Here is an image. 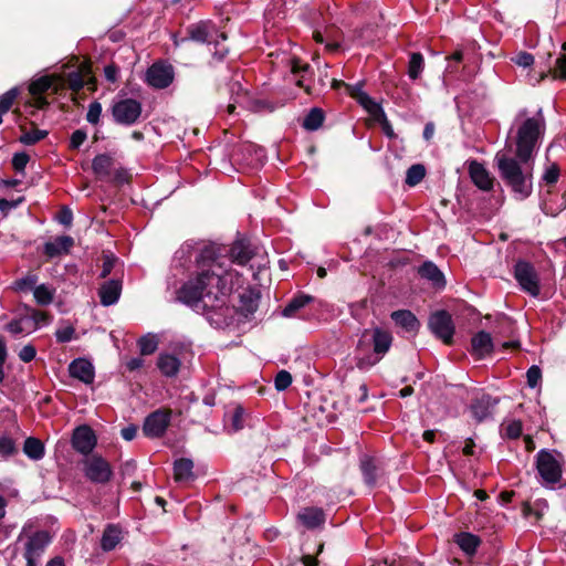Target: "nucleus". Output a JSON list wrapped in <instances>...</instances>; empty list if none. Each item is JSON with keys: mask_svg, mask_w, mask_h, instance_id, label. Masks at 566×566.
<instances>
[{"mask_svg": "<svg viewBox=\"0 0 566 566\" xmlns=\"http://www.w3.org/2000/svg\"><path fill=\"white\" fill-rule=\"evenodd\" d=\"M193 463L189 459H179L174 464V476L177 482H187L192 479Z\"/></svg>", "mask_w": 566, "mask_h": 566, "instance_id": "obj_32", "label": "nucleus"}, {"mask_svg": "<svg viewBox=\"0 0 566 566\" xmlns=\"http://www.w3.org/2000/svg\"><path fill=\"white\" fill-rule=\"evenodd\" d=\"M504 431H505V436L511 438V439L518 438L521 436V433H522V423H521V421L513 420V421L509 422L505 426Z\"/></svg>", "mask_w": 566, "mask_h": 566, "instance_id": "obj_55", "label": "nucleus"}, {"mask_svg": "<svg viewBox=\"0 0 566 566\" xmlns=\"http://www.w3.org/2000/svg\"><path fill=\"white\" fill-rule=\"evenodd\" d=\"M426 176V169L422 165H412L406 175V184L410 187L418 185Z\"/></svg>", "mask_w": 566, "mask_h": 566, "instance_id": "obj_43", "label": "nucleus"}, {"mask_svg": "<svg viewBox=\"0 0 566 566\" xmlns=\"http://www.w3.org/2000/svg\"><path fill=\"white\" fill-rule=\"evenodd\" d=\"M277 390H284L292 384V376L286 370H281L274 380Z\"/></svg>", "mask_w": 566, "mask_h": 566, "instance_id": "obj_50", "label": "nucleus"}, {"mask_svg": "<svg viewBox=\"0 0 566 566\" xmlns=\"http://www.w3.org/2000/svg\"><path fill=\"white\" fill-rule=\"evenodd\" d=\"M120 541V530L109 525L103 533L101 545L104 551H112Z\"/></svg>", "mask_w": 566, "mask_h": 566, "instance_id": "obj_33", "label": "nucleus"}, {"mask_svg": "<svg viewBox=\"0 0 566 566\" xmlns=\"http://www.w3.org/2000/svg\"><path fill=\"white\" fill-rule=\"evenodd\" d=\"M29 161V156L25 153H19L13 156L12 165L17 171H22Z\"/></svg>", "mask_w": 566, "mask_h": 566, "instance_id": "obj_60", "label": "nucleus"}, {"mask_svg": "<svg viewBox=\"0 0 566 566\" xmlns=\"http://www.w3.org/2000/svg\"><path fill=\"white\" fill-rule=\"evenodd\" d=\"M512 62L517 66L526 69L533 65L534 56L527 52H518L512 57Z\"/></svg>", "mask_w": 566, "mask_h": 566, "instance_id": "obj_49", "label": "nucleus"}, {"mask_svg": "<svg viewBox=\"0 0 566 566\" xmlns=\"http://www.w3.org/2000/svg\"><path fill=\"white\" fill-rule=\"evenodd\" d=\"M493 347L494 345L492 336L488 332L481 331L476 333L471 339L472 355L479 359L491 355Z\"/></svg>", "mask_w": 566, "mask_h": 566, "instance_id": "obj_17", "label": "nucleus"}, {"mask_svg": "<svg viewBox=\"0 0 566 566\" xmlns=\"http://www.w3.org/2000/svg\"><path fill=\"white\" fill-rule=\"evenodd\" d=\"M188 38L195 42L206 43L213 45V55L222 59L228 53V48L224 45L227 36L223 32H219L213 23L210 21H200L191 24L188 28Z\"/></svg>", "mask_w": 566, "mask_h": 566, "instance_id": "obj_5", "label": "nucleus"}, {"mask_svg": "<svg viewBox=\"0 0 566 566\" xmlns=\"http://www.w3.org/2000/svg\"><path fill=\"white\" fill-rule=\"evenodd\" d=\"M559 177V169L558 167L553 164L545 170L543 175V180H545L547 184H555Z\"/></svg>", "mask_w": 566, "mask_h": 566, "instance_id": "obj_58", "label": "nucleus"}, {"mask_svg": "<svg viewBox=\"0 0 566 566\" xmlns=\"http://www.w3.org/2000/svg\"><path fill=\"white\" fill-rule=\"evenodd\" d=\"M28 313L20 315L19 317L11 321L6 329L12 335H29L35 332V324L33 323Z\"/></svg>", "mask_w": 566, "mask_h": 566, "instance_id": "obj_23", "label": "nucleus"}, {"mask_svg": "<svg viewBox=\"0 0 566 566\" xmlns=\"http://www.w3.org/2000/svg\"><path fill=\"white\" fill-rule=\"evenodd\" d=\"M35 354L36 350L32 345H25L19 352V358L24 363H29L35 357Z\"/></svg>", "mask_w": 566, "mask_h": 566, "instance_id": "obj_61", "label": "nucleus"}, {"mask_svg": "<svg viewBox=\"0 0 566 566\" xmlns=\"http://www.w3.org/2000/svg\"><path fill=\"white\" fill-rule=\"evenodd\" d=\"M96 443L97 439L91 427L80 426L74 430L72 446L77 452L88 455L96 447Z\"/></svg>", "mask_w": 566, "mask_h": 566, "instance_id": "obj_13", "label": "nucleus"}, {"mask_svg": "<svg viewBox=\"0 0 566 566\" xmlns=\"http://www.w3.org/2000/svg\"><path fill=\"white\" fill-rule=\"evenodd\" d=\"M502 179L512 188L520 199L527 198L532 192L533 167L531 160L518 161L505 151H499L494 158Z\"/></svg>", "mask_w": 566, "mask_h": 566, "instance_id": "obj_3", "label": "nucleus"}, {"mask_svg": "<svg viewBox=\"0 0 566 566\" xmlns=\"http://www.w3.org/2000/svg\"><path fill=\"white\" fill-rule=\"evenodd\" d=\"M429 328L444 344H451L454 334L452 317L446 311H438L429 318Z\"/></svg>", "mask_w": 566, "mask_h": 566, "instance_id": "obj_9", "label": "nucleus"}, {"mask_svg": "<svg viewBox=\"0 0 566 566\" xmlns=\"http://www.w3.org/2000/svg\"><path fill=\"white\" fill-rule=\"evenodd\" d=\"M307 295L294 297L283 310L282 314L285 317H292L295 313L311 302Z\"/></svg>", "mask_w": 566, "mask_h": 566, "instance_id": "obj_40", "label": "nucleus"}, {"mask_svg": "<svg viewBox=\"0 0 566 566\" xmlns=\"http://www.w3.org/2000/svg\"><path fill=\"white\" fill-rule=\"evenodd\" d=\"M515 279L522 290L532 296L539 294L538 277L534 268L527 262H517L515 265Z\"/></svg>", "mask_w": 566, "mask_h": 566, "instance_id": "obj_11", "label": "nucleus"}, {"mask_svg": "<svg viewBox=\"0 0 566 566\" xmlns=\"http://www.w3.org/2000/svg\"><path fill=\"white\" fill-rule=\"evenodd\" d=\"M74 333H75L74 327L71 325H66V326H63V327H60L59 329H56L55 337H56L57 342L66 343L73 338Z\"/></svg>", "mask_w": 566, "mask_h": 566, "instance_id": "obj_52", "label": "nucleus"}, {"mask_svg": "<svg viewBox=\"0 0 566 566\" xmlns=\"http://www.w3.org/2000/svg\"><path fill=\"white\" fill-rule=\"evenodd\" d=\"M313 38L317 43H325L327 50L329 51L336 50L338 48V43L331 31H326L325 33L315 31Z\"/></svg>", "mask_w": 566, "mask_h": 566, "instance_id": "obj_45", "label": "nucleus"}, {"mask_svg": "<svg viewBox=\"0 0 566 566\" xmlns=\"http://www.w3.org/2000/svg\"><path fill=\"white\" fill-rule=\"evenodd\" d=\"M138 346L142 355H150L156 352L158 347V339L156 335L147 334L138 340Z\"/></svg>", "mask_w": 566, "mask_h": 566, "instance_id": "obj_44", "label": "nucleus"}, {"mask_svg": "<svg viewBox=\"0 0 566 566\" xmlns=\"http://www.w3.org/2000/svg\"><path fill=\"white\" fill-rule=\"evenodd\" d=\"M102 114V105L98 102H93L88 106L86 119L91 124H97Z\"/></svg>", "mask_w": 566, "mask_h": 566, "instance_id": "obj_51", "label": "nucleus"}, {"mask_svg": "<svg viewBox=\"0 0 566 566\" xmlns=\"http://www.w3.org/2000/svg\"><path fill=\"white\" fill-rule=\"evenodd\" d=\"M69 371L73 378H76L84 384L88 385L94 380V367L84 358L73 360L69 366Z\"/></svg>", "mask_w": 566, "mask_h": 566, "instance_id": "obj_18", "label": "nucleus"}, {"mask_svg": "<svg viewBox=\"0 0 566 566\" xmlns=\"http://www.w3.org/2000/svg\"><path fill=\"white\" fill-rule=\"evenodd\" d=\"M454 542L467 555H473L481 543L480 538L471 533L457 534Z\"/></svg>", "mask_w": 566, "mask_h": 566, "instance_id": "obj_31", "label": "nucleus"}, {"mask_svg": "<svg viewBox=\"0 0 566 566\" xmlns=\"http://www.w3.org/2000/svg\"><path fill=\"white\" fill-rule=\"evenodd\" d=\"M174 80V70L170 65H165L160 63L153 64L147 73L146 81L147 83L156 88H165Z\"/></svg>", "mask_w": 566, "mask_h": 566, "instance_id": "obj_15", "label": "nucleus"}, {"mask_svg": "<svg viewBox=\"0 0 566 566\" xmlns=\"http://www.w3.org/2000/svg\"><path fill=\"white\" fill-rule=\"evenodd\" d=\"M169 422L170 412L165 410H157L146 418L143 431L147 437L158 438L165 433Z\"/></svg>", "mask_w": 566, "mask_h": 566, "instance_id": "obj_14", "label": "nucleus"}, {"mask_svg": "<svg viewBox=\"0 0 566 566\" xmlns=\"http://www.w3.org/2000/svg\"><path fill=\"white\" fill-rule=\"evenodd\" d=\"M116 261L117 259L113 254L103 255L102 277H106L112 272Z\"/></svg>", "mask_w": 566, "mask_h": 566, "instance_id": "obj_56", "label": "nucleus"}, {"mask_svg": "<svg viewBox=\"0 0 566 566\" xmlns=\"http://www.w3.org/2000/svg\"><path fill=\"white\" fill-rule=\"evenodd\" d=\"M259 294L253 291H244L240 295L239 310L244 316L253 314L259 307Z\"/></svg>", "mask_w": 566, "mask_h": 566, "instance_id": "obj_30", "label": "nucleus"}, {"mask_svg": "<svg viewBox=\"0 0 566 566\" xmlns=\"http://www.w3.org/2000/svg\"><path fill=\"white\" fill-rule=\"evenodd\" d=\"M86 139V133L84 130L77 129L75 130L70 139V147L72 149H77Z\"/></svg>", "mask_w": 566, "mask_h": 566, "instance_id": "obj_59", "label": "nucleus"}, {"mask_svg": "<svg viewBox=\"0 0 566 566\" xmlns=\"http://www.w3.org/2000/svg\"><path fill=\"white\" fill-rule=\"evenodd\" d=\"M22 201L23 198H19L17 200L0 199V212L7 214L10 210L17 208Z\"/></svg>", "mask_w": 566, "mask_h": 566, "instance_id": "obj_62", "label": "nucleus"}, {"mask_svg": "<svg viewBox=\"0 0 566 566\" xmlns=\"http://www.w3.org/2000/svg\"><path fill=\"white\" fill-rule=\"evenodd\" d=\"M18 95H19L18 87H13V88L9 90L8 92H6L0 97V113L6 114L11 108V106H12L14 99L18 97Z\"/></svg>", "mask_w": 566, "mask_h": 566, "instance_id": "obj_47", "label": "nucleus"}, {"mask_svg": "<svg viewBox=\"0 0 566 566\" xmlns=\"http://www.w3.org/2000/svg\"><path fill=\"white\" fill-rule=\"evenodd\" d=\"M51 542L46 531H40L30 536L25 543L24 558L27 566H36L39 558Z\"/></svg>", "mask_w": 566, "mask_h": 566, "instance_id": "obj_10", "label": "nucleus"}, {"mask_svg": "<svg viewBox=\"0 0 566 566\" xmlns=\"http://www.w3.org/2000/svg\"><path fill=\"white\" fill-rule=\"evenodd\" d=\"M469 172L473 184L478 188L484 191L492 189L493 178L482 164L472 161L469 166Z\"/></svg>", "mask_w": 566, "mask_h": 566, "instance_id": "obj_19", "label": "nucleus"}, {"mask_svg": "<svg viewBox=\"0 0 566 566\" xmlns=\"http://www.w3.org/2000/svg\"><path fill=\"white\" fill-rule=\"evenodd\" d=\"M359 104L376 119L384 117L385 112L381 106L371 99L367 94L359 95Z\"/></svg>", "mask_w": 566, "mask_h": 566, "instance_id": "obj_37", "label": "nucleus"}, {"mask_svg": "<svg viewBox=\"0 0 566 566\" xmlns=\"http://www.w3.org/2000/svg\"><path fill=\"white\" fill-rule=\"evenodd\" d=\"M300 521L308 528H314L324 522V512L317 507H306L298 513Z\"/></svg>", "mask_w": 566, "mask_h": 566, "instance_id": "obj_29", "label": "nucleus"}, {"mask_svg": "<svg viewBox=\"0 0 566 566\" xmlns=\"http://www.w3.org/2000/svg\"><path fill=\"white\" fill-rule=\"evenodd\" d=\"M323 112L319 108H313L304 118L303 126L307 130H315L323 124Z\"/></svg>", "mask_w": 566, "mask_h": 566, "instance_id": "obj_42", "label": "nucleus"}, {"mask_svg": "<svg viewBox=\"0 0 566 566\" xmlns=\"http://www.w3.org/2000/svg\"><path fill=\"white\" fill-rule=\"evenodd\" d=\"M25 311L29 317L34 321L33 323L35 324V331L41 326L50 324L51 322L49 314L45 312H41L31 307H27Z\"/></svg>", "mask_w": 566, "mask_h": 566, "instance_id": "obj_46", "label": "nucleus"}, {"mask_svg": "<svg viewBox=\"0 0 566 566\" xmlns=\"http://www.w3.org/2000/svg\"><path fill=\"white\" fill-rule=\"evenodd\" d=\"M391 319L406 332H417L420 324L417 317L408 310H399L391 313Z\"/></svg>", "mask_w": 566, "mask_h": 566, "instance_id": "obj_24", "label": "nucleus"}, {"mask_svg": "<svg viewBox=\"0 0 566 566\" xmlns=\"http://www.w3.org/2000/svg\"><path fill=\"white\" fill-rule=\"evenodd\" d=\"M229 424L228 429L232 432L241 430L244 426V409L241 406H235L233 410L228 415Z\"/></svg>", "mask_w": 566, "mask_h": 566, "instance_id": "obj_38", "label": "nucleus"}, {"mask_svg": "<svg viewBox=\"0 0 566 566\" xmlns=\"http://www.w3.org/2000/svg\"><path fill=\"white\" fill-rule=\"evenodd\" d=\"M157 366L163 375L167 377L176 376L180 368V360L170 354H160Z\"/></svg>", "mask_w": 566, "mask_h": 566, "instance_id": "obj_28", "label": "nucleus"}, {"mask_svg": "<svg viewBox=\"0 0 566 566\" xmlns=\"http://www.w3.org/2000/svg\"><path fill=\"white\" fill-rule=\"evenodd\" d=\"M423 67H424L423 56L418 52L411 53L409 64H408L409 77L411 80L418 78L420 76L421 72L423 71Z\"/></svg>", "mask_w": 566, "mask_h": 566, "instance_id": "obj_39", "label": "nucleus"}, {"mask_svg": "<svg viewBox=\"0 0 566 566\" xmlns=\"http://www.w3.org/2000/svg\"><path fill=\"white\" fill-rule=\"evenodd\" d=\"M345 88H346V92L352 96L354 97L358 103H359V95L360 94H366L364 91H363V85L360 83H357L355 85H345Z\"/></svg>", "mask_w": 566, "mask_h": 566, "instance_id": "obj_64", "label": "nucleus"}, {"mask_svg": "<svg viewBox=\"0 0 566 566\" xmlns=\"http://www.w3.org/2000/svg\"><path fill=\"white\" fill-rule=\"evenodd\" d=\"M419 274L421 277L429 280L437 287H443L446 284L442 272L432 262H424L419 268Z\"/></svg>", "mask_w": 566, "mask_h": 566, "instance_id": "obj_27", "label": "nucleus"}, {"mask_svg": "<svg viewBox=\"0 0 566 566\" xmlns=\"http://www.w3.org/2000/svg\"><path fill=\"white\" fill-rule=\"evenodd\" d=\"M62 86L61 77L57 75H44L33 80L29 85V92L32 96L43 95V93L52 90L57 92Z\"/></svg>", "mask_w": 566, "mask_h": 566, "instance_id": "obj_16", "label": "nucleus"}, {"mask_svg": "<svg viewBox=\"0 0 566 566\" xmlns=\"http://www.w3.org/2000/svg\"><path fill=\"white\" fill-rule=\"evenodd\" d=\"M112 114L116 123L134 124L142 114V105L134 98H122L113 104Z\"/></svg>", "mask_w": 566, "mask_h": 566, "instance_id": "obj_8", "label": "nucleus"}, {"mask_svg": "<svg viewBox=\"0 0 566 566\" xmlns=\"http://www.w3.org/2000/svg\"><path fill=\"white\" fill-rule=\"evenodd\" d=\"M496 400H493L490 396H482L475 399L471 405V413L473 418L481 422L491 416L492 409L495 406Z\"/></svg>", "mask_w": 566, "mask_h": 566, "instance_id": "obj_22", "label": "nucleus"}, {"mask_svg": "<svg viewBox=\"0 0 566 566\" xmlns=\"http://www.w3.org/2000/svg\"><path fill=\"white\" fill-rule=\"evenodd\" d=\"M113 166L114 158L108 154L97 155L92 163V169L94 174L101 179L111 176Z\"/></svg>", "mask_w": 566, "mask_h": 566, "instance_id": "obj_26", "label": "nucleus"}, {"mask_svg": "<svg viewBox=\"0 0 566 566\" xmlns=\"http://www.w3.org/2000/svg\"><path fill=\"white\" fill-rule=\"evenodd\" d=\"M536 470L541 478V483L545 486L554 488L563 474V457L548 450H541L536 454Z\"/></svg>", "mask_w": 566, "mask_h": 566, "instance_id": "obj_6", "label": "nucleus"}, {"mask_svg": "<svg viewBox=\"0 0 566 566\" xmlns=\"http://www.w3.org/2000/svg\"><path fill=\"white\" fill-rule=\"evenodd\" d=\"M73 220L72 211L69 208H63L57 214V221L66 227L71 226Z\"/></svg>", "mask_w": 566, "mask_h": 566, "instance_id": "obj_63", "label": "nucleus"}, {"mask_svg": "<svg viewBox=\"0 0 566 566\" xmlns=\"http://www.w3.org/2000/svg\"><path fill=\"white\" fill-rule=\"evenodd\" d=\"M544 118L539 113L536 117L527 118L517 132L516 156L522 161L532 158L536 143L544 130Z\"/></svg>", "mask_w": 566, "mask_h": 566, "instance_id": "obj_4", "label": "nucleus"}, {"mask_svg": "<svg viewBox=\"0 0 566 566\" xmlns=\"http://www.w3.org/2000/svg\"><path fill=\"white\" fill-rule=\"evenodd\" d=\"M120 292H122V282L120 281L111 280V281L105 282L101 286L99 292H98L101 303L104 306H109V305L115 304L120 296Z\"/></svg>", "mask_w": 566, "mask_h": 566, "instance_id": "obj_21", "label": "nucleus"}, {"mask_svg": "<svg viewBox=\"0 0 566 566\" xmlns=\"http://www.w3.org/2000/svg\"><path fill=\"white\" fill-rule=\"evenodd\" d=\"M85 478L96 484H105L113 476V469L107 460L99 454L86 457L83 462Z\"/></svg>", "mask_w": 566, "mask_h": 566, "instance_id": "obj_7", "label": "nucleus"}, {"mask_svg": "<svg viewBox=\"0 0 566 566\" xmlns=\"http://www.w3.org/2000/svg\"><path fill=\"white\" fill-rule=\"evenodd\" d=\"M24 453L32 460H40L44 455L43 443L35 438H28L23 446Z\"/></svg>", "mask_w": 566, "mask_h": 566, "instance_id": "obj_34", "label": "nucleus"}, {"mask_svg": "<svg viewBox=\"0 0 566 566\" xmlns=\"http://www.w3.org/2000/svg\"><path fill=\"white\" fill-rule=\"evenodd\" d=\"M55 294V289L46 285L40 284L34 287L33 296L38 304L40 305H49L52 303Z\"/></svg>", "mask_w": 566, "mask_h": 566, "instance_id": "obj_35", "label": "nucleus"}, {"mask_svg": "<svg viewBox=\"0 0 566 566\" xmlns=\"http://www.w3.org/2000/svg\"><path fill=\"white\" fill-rule=\"evenodd\" d=\"M46 136L45 130L35 129L33 132L23 133L20 137V142L24 145H33Z\"/></svg>", "mask_w": 566, "mask_h": 566, "instance_id": "obj_48", "label": "nucleus"}, {"mask_svg": "<svg viewBox=\"0 0 566 566\" xmlns=\"http://www.w3.org/2000/svg\"><path fill=\"white\" fill-rule=\"evenodd\" d=\"M392 336L380 327L365 329L355 348V363L359 370H369L378 364L390 349Z\"/></svg>", "mask_w": 566, "mask_h": 566, "instance_id": "obj_2", "label": "nucleus"}, {"mask_svg": "<svg viewBox=\"0 0 566 566\" xmlns=\"http://www.w3.org/2000/svg\"><path fill=\"white\" fill-rule=\"evenodd\" d=\"M562 49L564 54L556 60L555 72L558 73V76L566 78V43L563 44Z\"/></svg>", "mask_w": 566, "mask_h": 566, "instance_id": "obj_57", "label": "nucleus"}, {"mask_svg": "<svg viewBox=\"0 0 566 566\" xmlns=\"http://www.w3.org/2000/svg\"><path fill=\"white\" fill-rule=\"evenodd\" d=\"M360 469L364 474L365 482L370 486L375 485L377 480V468L374 460L367 455L363 457L360 460Z\"/></svg>", "mask_w": 566, "mask_h": 566, "instance_id": "obj_36", "label": "nucleus"}, {"mask_svg": "<svg viewBox=\"0 0 566 566\" xmlns=\"http://www.w3.org/2000/svg\"><path fill=\"white\" fill-rule=\"evenodd\" d=\"M238 274L226 270L221 263L211 262L208 270L189 280L178 291V300L190 306L216 310L227 302Z\"/></svg>", "mask_w": 566, "mask_h": 566, "instance_id": "obj_1", "label": "nucleus"}, {"mask_svg": "<svg viewBox=\"0 0 566 566\" xmlns=\"http://www.w3.org/2000/svg\"><path fill=\"white\" fill-rule=\"evenodd\" d=\"M15 452V446L11 438L1 437L0 438V454L3 457L12 455Z\"/></svg>", "mask_w": 566, "mask_h": 566, "instance_id": "obj_53", "label": "nucleus"}, {"mask_svg": "<svg viewBox=\"0 0 566 566\" xmlns=\"http://www.w3.org/2000/svg\"><path fill=\"white\" fill-rule=\"evenodd\" d=\"M229 254L231 261L239 265L247 264L255 256H260V261L256 264L259 269L265 268L268 264V260L264 254L258 255V253L250 248V244L242 240L237 241L232 244Z\"/></svg>", "mask_w": 566, "mask_h": 566, "instance_id": "obj_12", "label": "nucleus"}, {"mask_svg": "<svg viewBox=\"0 0 566 566\" xmlns=\"http://www.w3.org/2000/svg\"><path fill=\"white\" fill-rule=\"evenodd\" d=\"M38 283V276L35 274L29 273L25 276L17 280L12 289L15 292H28V291H34V287H36Z\"/></svg>", "mask_w": 566, "mask_h": 566, "instance_id": "obj_41", "label": "nucleus"}, {"mask_svg": "<svg viewBox=\"0 0 566 566\" xmlns=\"http://www.w3.org/2000/svg\"><path fill=\"white\" fill-rule=\"evenodd\" d=\"M74 244L72 237L62 235L55 238L53 241L44 244V253L49 258H56L63 254H67Z\"/></svg>", "mask_w": 566, "mask_h": 566, "instance_id": "obj_20", "label": "nucleus"}, {"mask_svg": "<svg viewBox=\"0 0 566 566\" xmlns=\"http://www.w3.org/2000/svg\"><path fill=\"white\" fill-rule=\"evenodd\" d=\"M90 75H91L90 66L85 63H82L78 71L71 72L67 75V84H69L70 88L75 92L80 91L81 88H83V86L86 83H91L92 78Z\"/></svg>", "mask_w": 566, "mask_h": 566, "instance_id": "obj_25", "label": "nucleus"}, {"mask_svg": "<svg viewBox=\"0 0 566 566\" xmlns=\"http://www.w3.org/2000/svg\"><path fill=\"white\" fill-rule=\"evenodd\" d=\"M526 378H527V385L531 388H535L542 379V371H541L539 367L532 366L526 373Z\"/></svg>", "mask_w": 566, "mask_h": 566, "instance_id": "obj_54", "label": "nucleus"}]
</instances>
